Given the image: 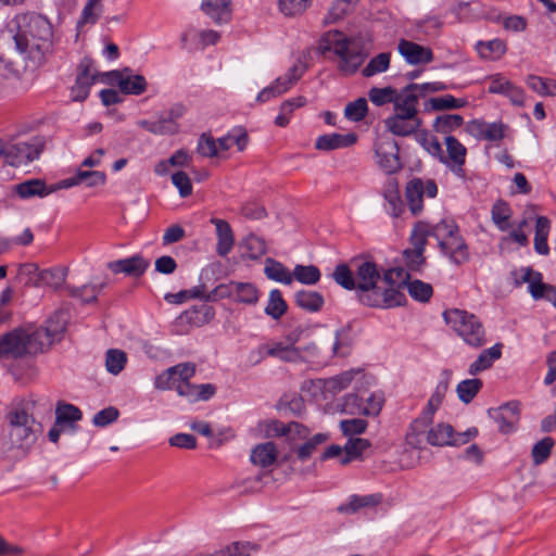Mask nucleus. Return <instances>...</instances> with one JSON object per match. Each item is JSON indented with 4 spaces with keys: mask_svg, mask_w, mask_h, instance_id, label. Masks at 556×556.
Returning a JSON list of instances; mask_svg holds the SVG:
<instances>
[{
    "mask_svg": "<svg viewBox=\"0 0 556 556\" xmlns=\"http://www.w3.org/2000/svg\"><path fill=\"white\" fill-rule=\"evenodd\" d=\"M356 295L366 306L393 308L406 303V295L399 290V280L405 282L403 267L384 269L370 260L355 263Z\"/></svg>",
    "mask_w": 556,
    "mask_h": 556,
    "instance_id": "f257e3e1",
    "label": "nucleus"
},
{
    "mask_svg": "<svg viewBox=\"0 0 556 556\" xmlns=\"http://www.w3.org/2000/svg\"><path fill=\"white\" fill-rule=\"evenodd\" d=\"M16 51L34 62H40L52 47V25L35 12L16 14L8 25Z\"/></svg>",
    "mask_w": 556,
    "mask_h": 556,
    "instance_id": "f03ea898",
    "label": "nucleus"
},
{
    "mask_svg": "<svg viewBox=\"0 0 556 556\" xmlns=\"http://www.w3.org/2000/svg\"><path fill=\"white\" fill-rule=\"evenodd\" d=\"M65 329V323L53 327L52 319L46 328L26 330L15 328L0 334V359H17L27 355H36L43 352L50 345L53 337Z\"/></svg>",
    "mask_w": 556,
    "mask_h": 556,
    "instance_id": "7ed1b4c3",
    "label": "nucleus"
},
{
    "mask_svg": "<svg viewBox=\"0 0 556 556\" xmlns=\"http://www.w3.org/2000/svg\"><path fill=\"white\" fill-rule=\"evenodd\" d=\"M33 402H24L15 405L7 415L11 447L24 454L33 448L42 433V425L33 416Z\"/></svg>",
    "mask_w": 556,
    "mask_h": 556,
    "instance_id": "20e7f679",
    "label": "nucleus"
},
{
    "mask_svg": "<svg viewBox=\"0 0 556 556\" xmlns=\"http://www.w3.org/2000/svg\"><path fill=\"white\" fill-rule=\"evenodd\" d=\"M427 238L437 240L440 252L455 265L469 261V248L463 238L457 223L452 217H444L435 224L426 222Z\"/></svg>",
    "mask_w": 556,
    "mask_h": 556,
    "instance_id": "39448f33",
    "label": "nucleus"
},
{
    "mask_svg": "<svg viewBox=\"0 0 556 556\" xmlns=\"http://www.w3.org/2000/svg\"><path fill=\"white\" fill-rule=\"evenodd\" d=\"M321 53L332 51L340 58L338 68L344 75L354 74L363 64L365 55L362 50L352 45L345 35L338 30H329L319 41Z\"/></svg>",
    "mask_w": 556,
    "mask_h": 556,
    "instance_id": "423d86ee",
    "label": "nucleus"
},
{
    "mask_svg": "<svg viewBox=\"0 0 556 556\" xmlns=\"http://www.w3.org/2000/svg\"><path fill=\"white\" fill-rule=\"evenodd\" d=\"M443 318L467 345L480 348L485 343L484 327L475 314L453 308L444 311Z\"/></svg>",
    "mask_w": 556,
    "mask_h": 556,
    "instance_id": "0eeeda50",
    "label": "nucleus"
},
{
    "mask_svg": "<svg viewBox=\"0 0 556 556\" xmlns=\"http://www.w3.org/2000/svg\"><path fill=\"white\" fill-rule=\"evenodd\" d=\"M43 147L40 138L8 144L0 141V159L10 166H25L39 157Z\"/></svg>",
    "mask_w": 556,
    "mask_h": 556,
    "instance_id": "6e6552de",
    "label": "nucleus"
},
{
    "mask_svg": "<svg viewBox=\"0 0 556 556\" xmlns=\"http://www.w3.org/2000/svg\"><path fill=\"white\" fill-rule=\"evenodd\" d=\"M375 161L378 167L388 175L400 172L403 167L400 148L390 135H380L374 143Z\"/></svg>",
    "mask_w": 556,
    "mask_h": 556,
    "instance_id": "1a4fd4ad",
    "label": "nucleus"
},
{
    "mask_svg": "<svg viewBox=\"0 0 556 556\" xmlns=\"http://www.w3.org/2000/svg\"><path fill=\"white\" fill-rule=\"evenodd\" d=\"M427 239L426 220L415 223L409 236L413 249H407L403 253L407 270L418 273L422 269L426 263L424 253L427 245Z\"/></svg>",
    "mask_w": 556,
    "mask_h": 556,
    "instance_id": "9d476101",
    "label": "nucleus"
},
{
    "mask_svg": "<svg viewBox=\"0 0 556 556\" xmlns=\"http://www.w3.org/2000/svg\"><path fill=\"white\" fill-rule=\"evenodd\" d=\"M296 339L288 337V342L273 341L269 343L261 344L256 350L250 354L254 363L263 361L265 357H274L282 362L298 363L302 356L298 348L294 346Z\"/></svg>",
    "mask_w": 556,
    "mask_h": 556,
    "instance_id": "9b49d317",
    "label": "nucleus"
},
{
    "mask_svg": "<svg viewBox=\"0 0 556 556\" xmlns=\"http://www.w3.org/2000/svg\"><path fill=\"white\" fill-rule=\"evenodd\" d=\"M438 186L433 179L412 178L405 187V197L413 215H419L424 210V198L434 199Z\"/></svg>",
    "mask_w": 556,
    "mask_h": 556,
    "instance_id": "f8f14e48",
    "label": "nucleus"
},
{
    "mask_svg": "<svg viewBox=\"0 0 556 556\" xmlns=\"http://www.w3.org/2000/svg\"><path fill=\"white\" fill-rule=\"evenodd\" d=\"M488 91L492 94H501L507 98L515 106H523L526 103V93L522 87L516 85L504 74L496 73L488 76Z\"/></svg>",
    "mask_w": 556,
    "mask_h": 556,
    "instance_id": "ddd939ff",
    "label": "nucleus"
},
{
    "mask_svg": "<svg viewBox=\"0 0 556 556\" xmlns=\"http://www.w3.org/2000/svg\"><path fill=\"white\" fill-rule=\"evenodd\" d=\"M446 152L441 157V163L444 164L457 178L466 180L467 174L464 169L466 163L467 149L454 136L445 137Z\"/></svg>",
    "mask_w": 556,
    "mask_h": 556,
    "instance_id": "4468645a",
    "label": "nucleus"
},
{
    "mask_svg": "<svg viewBox=\"0 0 556 556\" xmlns=\"http://www.w3.org/2000/svg\"><path fill=\"white\" fill-rule=\"evenodd\" d=\"M508 126L502 121L485 122L482 119H473L468 123L467 131L470 136L478 140H485L493 143H498L505 136Z\"/></svg>",
    "mask_w": 556,
    "mask_h": 556,
    "instance_id": "2eb2a0df",
    "label": "nucleus"
},
{
    "mask_svg": "<svg viewBox=\"0 0 556 556\" xmlns=\"http://www.w3.org/2000/svg\"><path fill=\"white\" fill-rule=\"evenodd\" d=\"M112 83H115L125 94L139 96L147 89V80L142 75L132 74L130 68L124 71H111L106 74Z\"/></svg>",
    "mask_w": 556,
    "mask_h": 556,
    "instance_id": "dca6fc26",
    "label": "nucleus"
},
{
    "mask_svg": "<svg viewBox=\"0 0 556 556\" xmlns=\"http://www.w3.org/2000/svg\"><path fill=\"white\" fill-rule=\"evenodd\" d=\"M440 406V404H434L432 400L429 399L420 416L410 424V431L406 437L409 445L417 447L422 442L420 437L424 435L426 429L432 424L433 416Z\"/></svg>",
    "mask_w": 556,
    "mask_h": 556,
    "instance_id": "f3484780",
    "label": "nucleus"
},
{
    "mask_svg": "<svg viewBox=\"0 0 556 556\" xmlns=\"http://www.w3.org/2000/svg\"><path fill=\"white\" fill-rule=\"evenodd\" d=\"M420 98L417 86L414 83L402 88L400 91L396 90L393 103L394 113L418 116V102Z\"/></svg>",
    "mask_w": 556,
    "mask_h": 556,
    "instance_id": "a211bd4d",
    "label": "nucleus"
},
{
    "mask_svg": "<svg viewBox=\"0 0 556 556\" xmlns=\"http://www.w3.org/2000/svg\"><path fill=\"white\" fill-rule=\"evenodd\" d=\"M222 295H227L236 302L243 304H255L258 301V290L251 282L230 281L218 288Z\"/></svg>",
    "mask_w": 556,
    "mask_h": 556,
    "instance_id": "6ab92c4d",
    "label": "nucleus"
},
{
    "mask_svg": "<svg viewBox=\"0 0 556 556\" xmlns=\"http://www.w3.org/2000/svg\"><path fill=\"white\" fill-rule=\"evenodd\" d=\"M397 51L410 65L428 64L433 60V52L430 48L407 39H401L399 41Z\"/></svg>",
    "mask_w": 556,
    "mask_h": 556,
    "instance_id": "aec40b11",
    "label": "nucleus"
},
{
    "mask_svg": "<svg viewBox=\"0 0 556 556\" xmlns=\"http://www.w3.org/2000/svg\"><path fill=\"white\" fill-rule=\"evenodd\" d=\"M418 116H406L394 113L384 119V126L388 131L394 136L406 137L414 134L420 126Z\"/></svg>",
    "mask_w": 556,
    "mask_h": 556,
    "instance_id": "412c9836",
    "label": "nucleus"
},
{
    "mask_svg": "<svg viewBox=\"0 0 556 556\" xmlns=\"http://www.w3.org/2000/svg\"><path fill=\"white\" fill-rule=\"evenodd\" d=\"M149 261L144 260L141 255L136 254L130 257L110 262L108 267L114 274H125L130 277H140L149 267Z\"/></svg>",
    "mask_w": 556,
    "mask_h": 556,
    "instance_id": "4be33fe9",
    "label": "nucleus"
},
{
    "mask_svg": "<svg viewBox=\"0 0 556 556\" xmlns=\"http://www.w3.org/2000/svg\"><path fill=\"white\" fill-rule=\"evenodd\" d=\"M382 197L384 199V211L392 217L396 218L401 216L404 210V203L395 178H389L386 181L382 188Z\"/></svg>",
    "mask_w": 556,
    "mask_h": 556,
    "instance_id": "5701e85b",
    "label": "nucleus"
},
{
    "mask_svg": "<svg viewBox=\"0 0 556 556\" xmlns=\"http://www.w3.org/2000/svg\"><path fill=\"white\" fill-rule=\"evenodd\" d=\"M426 440L432 446L457 445L455 441V431L450 424L439 422L433 427L426 429Z\"/></svg>",
    "mask_w": 556,
    "mask_h": 556,
    "instance_id": "b1692460",
    "label": "nucleus"
},
{
    "mask_svg": "<svg viewBox=\"0 0 556 556\" xmlns=\"http://www.w3.org/2000/svg\"><path fill=\"white\" fill-rule=\"evenodd\" d=\"M494 419L503 433H510L519 420V405L516 402L506 403L497 408Z\"/></svg>",
    "mask_w": 556,
    "mask_h": 556,
    "instance_id": "393cba45",
    "label": "nucleus"
},
{
    "mask_svg": "<svg viewBox=\"0 0 556 556\" xmlns=\"http://www.w3.org/2000/svg\"><path fill=\"white\" fill-rule=\"evenodd\" d=\"M404 275L406 276L403 279L405 282H401V280H399V290L403 292V290L406 289L408 294L415 301L422 302V303L428 302L433 294L432 286L430 283L424 282L419 279L409 281V273L405 268H404Z\"/></svg>",
    "mask_w": 556,
    "mask_h": 556,
    "instance_id": "a878e982",
    "label": "nucleus"
},
{
    "mask_svg": "<svg viewBox=\"0 0 556 556\" xmlns=\"http://www.w3.org/2000/svg\"><path fill=\"white\" fill-rule=\"evenodd\" d=\"M211 223L216 228V252L219 256H227L235 244V237L229 223L220 218H212Z\"/></svg>",
    "mask_w": 556,
    "mask_h": 556,
    "instance_id": "bb28decb",
    "label": "nucleus"
},
{
    "mask_svg": "<svg viewBox=\"0 0 556 556\" xmlns=\"http://www.w3.org/2000/svg\"><path fill=\"white\" fill-rule=\"evenodd\" d=\"M357 141L354 132L350 134H326L316 139L315 148L323 151H331L353 146Z\"/></svg>",
    "mask_w": 556,
    "mask_h": 556,
    "instance_id": "cd10ccee",
    "label": "nucleus"
},
{
    "mask_svg": "<svg viewBox=\"0 0 556 556\" xmlns=\"http://www.w3.org/2000/svg\"><path fill=\"white\" fill-rule=\"evenodd\" d=\"M15 193L21 199H30L34 197L45 198L53 192L54 188H49L46 182L41 179H29L17 184L14 187Z\"/></svg>",
    "mask_w": 556,
    "mask_h": 556,
    "instance_id": "c85d7f7f",
    "label": "nucleus"
},
{
    "mask_svg": "<svg viewBox=\"0 0 556 556\" xmlns=\"http://www.w3.org/2000/svg\"><path fill=\"white\" fill-rule=\"evenodd\" d=\"M502 344L496 343L493 346L483 350L477 359L469 365L468 374L476 376L479 372L489 369L495 361L502 356Z\"/></svg>",
    "mask_w": 556,
    "mask_h": 556,
    "instance_id": "c756f323",
    "label": "nucleus"
},
{
    "mask_svg": "<svg viewBox=\"0 0 556 556\" xmlns=\"http://www.w3.org/2000/svg\"><path fill=\"white\" fill-rule=\"evenodd\" d=\"M380 502V496L376 494H369V495H357L353 494L348 497V500L340 504L337 508V510L340 514L351 515L358 511L361 508L364 507H372L378 505Z\"/></svg>",
    "mask_w": 556,
    "mask_h": 556,
    "instance_id": "7c9ffc66",
    "label": "nucleus"
},
{
    "mask_svg": "<svg viewBox=\"0 0 556 556\" xmlns=\"http://www.w3.org/2000/svg\"><path fill=\"white\" fill-rule=\"evenodd\" d=\"M476 51L483 60L497 61L506 53L507 45L500 38L488 41L479 40L476 43Z\"/></svg>",
    "mask_w": 556,
    "mask_h": 556,
    "instance_id": "2f4dec72",
    "label": "nucleus"
},
{
    "mask_svg": "<svg viewBox=\"0 0 556 556\" xmlns=\"http://www.w3.org/2000/svg\"><path fill=\"white\" fill-rule=\"evenodd\" d=\"M249 142V136L245 129L241 127H235L229 130L225 136L217 139L216 144L218 151H227L232 146H237L239 151H243Z\"/></svg>",
    "mask_w": 556,
    "mask_h": 556,
    "instance_id": "473e14b6",
    "label": "nucleus"
},
{
    "mask_svg": "<svg viewBox=\"0 0 556 556\" xmlns=\"http://www.w3.org/2000/svg\"><path fill=\"white\" fill-rule=\"evenodd\" d=\"M229 0H203L201 8L214 22L226 23L230 18Z\"/></svg>",
    "mask_w": 556,
    "mask_h": 556,
    "instance_id": "72a5a7b5",
    "label": "nucleus"
},
{
    "mask_svg": "<svg viewBox=\"0 0 556 556\" xmlns=\"http://www.w3.org/2000/svg\"><path fill=\"white\" fill-rule=\"evenodd\" d=\"M240 250L242 251L243 257L258 260L266 253L267 247L262 237L250 233L240 242Z\"/></svg>",
    "mask_w": 556,
    "mask_h": 556,
    "instance_id": "f704fd0d",
    "label": "nucleus"
},
{
    "mask_svg": "<svg viewBox=\"0 0 556 556\" xmlns=\"http://www.w3.org/2000/svg\"><path fill=\"white\" fill-rule=\"evenodd\" d=\"M277 448L275 443L266 442L256 445L251 453V462L261 467H269L277 459Z\"/></svg>",
    "mask_w": 556,
    "mask_h": 556,
    "instance_id": "c9c22d12",
    "label": "nucleus"
},
{
    "mask_svg": "<svg viewBox=\"0 0 556 556\" xmlns=\"http://www.w3.org/2000/svg\"><path fill=\"white\" fill-rule=\"evenodd\" d=\"M81 418L83 413L77 406L67 403H60L56 405L55 422L58 426H68L71 429L74 430V422L80 420Z\"/></svg>",
    "mask_w": 556,
    "mask_h": 556,
    "instance_id": "e433bc0d",
    "label": "nucleus"
},
{
    "mask_svg": "<svg viewBox=\"0 0 556 556\" xmlns=\"http://www.w3.org/2000/svg\"><path fill=\"white\" fill-rule=\"evenodd\" d=\"M264 274L268 279L283 285H291L293 281L292 273L282 263L270 257L265 261Z\"/></svg>",
    "mask_w": 556,
    "mask_h": 556,
    "instance_id": "4c0bfd02",
    "label": "nucleus"
},
{
    "mask_svg": "<svg viewBox=\"0 0 556 556\" xmlns=\"http://www.w3.org/2000/svg\"><path fill=\"white\" fill-rule=\"evenodd\" d=\"M551 223L545 216H539L535 222L534 235V250L540 255H547L549 247L547 244V237L549 232Z\"/></svg>",
    "mask_w": 556,
    "mask_h": 556,
    "instance_id": "58836bf2",
    "label": "nucleus"
},
{
    "mask_svg": "<svg viewBox=\"0 0 556 556\" xmlns=\"http://www.w3.org/2000/svg\"><path fill=\"white\" fill-rule=\"evenodd\" d=\"M294 300L299 307L311 313L320 311L324 305V298L317 291L300 290L294 294Z\"/></svg>",
    "mask_w": 556,
    "mask_h": 556,
    "instance_id": "ea45409f",
    "label": "nucleus"
},
{
    "mask_svg": "<svg viewBox=\"0 0 556 556\" xmlns=\"http://www.w3.org/2000/svg\"><path fill=\"white\" fill-rule=\"evenodd\" d=\"M39 267L34 263L21 264L16 271V281L26 287H40Z\"/></svg>",
    "mask_w": 556,
    "mask_h": 556,
    "instance_id": "a19ab883",
    "label": "nucleus"
},
{
    "mask_svg": "<svg viewBox=\"0 0 556 556\" xmlns=\"http://www.w3.org/2000/svg\"><path fill=\"white\" fill-rule=\"evenodd\" d=\"M106 283H87L81 287H68L70 294L78 298L83 303L89 304L97 301L99 293L105 288Z\"/></svg>",
    "mask_w": 556,
    "mask_h": 556,
    "instance_id": "79ce46f5",
    "label": "nucleus"
},
{
    "mask_svg": "<svg viewBox=\"0 0 556 556\" xmlns=\"http://www.w3.org/2000/svg\"><path fill=\"white\" fill-rule=\"evenodd\" d=\"M293 86V83L286 75L276 78V80L268 87H265L258 94L257 101L267 102L271 98L280 96L288 91Z\"/></svg>",
    "mask_w": 556,
    "mask_h": 556,
    "instance_id": "37998d69",
    "label": "nucleus"
},
{
    "mask_svg": "<svg viewBox=\"0 0 556 556\" xmlns=\"http://www.w3.org/2000/svg\"><path fill=\"white\" fill-rule=\"evenodd\" d=\"M369 446L370 443L366 439L350 438L344 445V455L340 458V464L346 465L353 459H356Z\"/></svg>",
    "mask_w": 556,
    "mask_h": 556,
    "instance_id": "c03bdc74",
    "label": "nucleus"
},
{
    "mask_svg": "<svg viewBox=\"0 0 556 556\" xmlns=\"http://www.w3.org/2000/svg\"><path fill=\"white\" fill-rule=\"evenodd\" d=\"M333 280L345 290H354L356 292V274L345 263H340L334 267L331 275Z\"/></svg>",
    "mask_w": 556,
    "mask_h": 556,
    "instance_id": "a18cd8bd",
    "label": "nucleus"
},
{
    "mask_svg": "<svg viewBox=\"0 0 556 556\" xmlns=\"http://www.w3.org/2000/svg\"><path fill=\"white\" fill-rule=\"evenodd\" d=\"M305 103L306 99L302 96L286 100L280 106V112L275 118V124L279 127H286L290 122L293 111L302 108Z\"/></svg>",
    "mask_w": 556,
    "mask_h": 556,
    "instance_id": "49530a36",
    "label": "nucleus"
},
{
    "mask_svg": "<svg viewBox=\"0 0 556 556\" xmlns=\"http://www.w3.org/2000/svg\"><path fill=\"white\" fill-rule=\"evenodd\" d=\"M320 270L315 265H295L292 271V277L298 282L303 285H315L320 279Z\"/></svg>",
    "mask_w": 556,
    "mask_h": 556,
    "instance_id": "de8ad7c7",
    "label": "nucleus"
},
{
    "mask_svg": "<svg viewBox=\"0 0 556 556\" xmlns=\"http://www.w3.org/2000/svg\"><path fill=\"white\" fill-rule=\"evenodd\" d=\"M466 104L464 99H457L452 94H444L441 97L430 98L426 102L427 110L442 111L460 109Z\"/></svg>",
    "mask_w": 556,
    "mask_h": 556,
    "instance_id": "09e8293b",
    "label": "nucleus"
},
{
    "mask_svg": "<svg viewBox=\"0 0 556 556\" xmlns=\"http://www.w3.org/2000/svg\"><path fill=\"white\" fill-rule=\"evenodd\" d=\"M287 308L288 305L282 298L281 291L279 289H273L269 292L265 314L277 320L287 312Z\"/></svg>",
    "mask_w": 556,
    "mask_h": 556,
    "instance_id": "8fccbe9b",
    "label": "nucleus"
},
{
    "mask_svg": "<svg viewBox=\"0 0 556 556\" xmlns=\"http://www.w3.org/2000/svg\"><path fill=\"white\" fill-rule=\"evenodd\" d=\"M556 287L543 282L542 273H536L534 280L531 281V286H528V292L533 300H548L553 293H555Z\"/></svg>",
    "mask_w": 556,
    "mask_h": 556,
    "instance_id": "3c124183",
    "label": "nucleus"
},
{
    "mask_svg": "<svg viewBox=\"0 0 556 556\" xmlns=\"http://www.w3.org/2000/svg\"><path fill=\"white\" fill-rule=\"evenodd\" d=\"M482 386V381L478 378L460 381L456 388L458 399L465 404L470 403L481 390Z\"/></svg>",
    "mask_w": 556,
    "mask_h": 556,
    "instance_id": "603ef678",
    "label": "nucleus"
},
{
    "mask_svg": "<svg viewBox=\"0 0 556 556\" xmlns=\"http://www.w3.org/2000/svg\"><path fill=\"white\" fill-rule=\"evenodd\" d=\"M464 123V118L459 114H442L437 116L433 128L437 132L448 134L459 128Z\"/></svg>",
    "mask_w": 556,
    "mask_h": 556,
    "instance_id": "864d4df0",
    "label": "nucleus"
},
{
    "mask_svg": "<svg viewBox=\"0 0 556 556\" xmlns=\"http://www.w3.org/2000/svg\"><path fill=\"white\" fill-rule=\"evenodd\" d=\"M527 86L539 96L546 97L556 92V80H548L536 75H529Z\"/></svg>",
    "mask_w": 556,
    "mask_h": 556,
    "instance_id": "5fc2aeb1",
    "label": "nucleus"
},
{
    "mask_svg": "<svg viewBox=\"0 0 556 556\" xmlns=\"http://www.w3.org/2000/svg\"><path fill=\"white\" fill-rule=\"evenodd\" d=\"M391 54L389 52H381L370 59L368 64L363 68L362 74L365 77H371L377 74L386 72L390 66Z\"/></svg>",
    "mask_w": 556,
    "mask_h": 556,
    "instance_id": "6e6d98bb",
    "label": "nucleus"
},
{
    "mask_svg": "<svg viewBox=\"0 0 556 556\" xmlns=\"http://www.w3.org/2000/svg\"><path fill=\"white\" fill-rule=\"evenodd\" d=\"M127 355L122 350L111 349L105 355V368L112 375H118L125 367Z\"/></svg>",
    "mask_w": 556,
    "mask_h": 556,
    "instance_id": "4d7b16f0",
    "label": "nucleus"
},
{
    "mask_svg": "<svg viewBox=\"0 0 556 556\" xmlns=\"http://www.w3.org/2000/svg\"><path fill=\"white\" fill-rule=\"evenodd\" d=\"M554 444V439L545 437L533 445L531 456L534 465H541L548 459Z\"/></svg>",
    "mask_w": 556,
    "mask_h": 556,
    "instance_id": "13d9d810",
    "label": "nucleus"
},
{
    "mask_svg": "<svg viewBox=\"0 0 556 556\" xmlns=\"http://www.w3.org/2000/svg\"><path fill=\"white\" fill-rule=\"evenodd\" d=\"M260 546L251 542H233L220 548V556H250L252 553L258 551Z\"/></svg>",
    "mask_w": 556,
    "mask_h": 556,
    "instance_id": "bf43d9fd",
    "label": "nucleus"
},
{
    "mask_svg": "<svg viewBox=\"0 0 556 556\" xmlns=\"http://www.w3.org/2000/svg\"><path fill=\"white\" fill-rule=\"evenodd\" d=\"M66 273L63 268H48L40 273V287L60 288L65 281Z\"/></svg>",
    "mask_w": 556,
    "mask_h": 556,
    "instance_id": "052dcab7",
    "label": "nucleus"
},
{
    "mask_svg": "<svg viewBox=\"0 0 556 556\" xmlns=\"http://www.w3.org/2000/svg\"><path fill=\"white\" fill-rule=\"evenodd\" d=\"M396 89L388 86L383 88L372 87L368 91L369 100L377 106L394 103Z\"/></svg>",
    "mask_w": 556,
    "mask_h": 556,
    "instance_id": "680f3d73",
    "label": "nucleus"
},
{
    "mask_svg": "<svg viewBox=\"0 0 556 556\" xmlns=\"http://www.w3.org/2000/svg\"><path fill=\"white\" fill-rule=\"evenodd\" d=\"M367 111V100L365 98H358L355 101L348 103L344 109V115L352 122H359L366 116Z\"/></svg>",
    "mask_w": 556,
    "mask_h": 556,
    "instance_id": "e2e57ef3",
    "label": "nucleus"
},
{
    "mask_svg": "<svg viewBox=\"0 0 556 556\" xmlns=\"http://www.w3.org/2000/svg\"><path fill=\"white\" fill-rule=\"evenodd\" d=\"M93 84L94 81L92 78H86L84 76L76 77L75 84L71 88V99L77 102L85 101L88 98L90 88Z\"/></svg>",
    "mask_w": 556,
    "mask_h": 556,
    "instance_id": "0e129e2a",
    "label": "nucleus"
},
{
    "mask_svg": "<svg viewBox=\"0 0 556 556\" xmlns=\"http://www.w3.org/2000/svg\"><path fill=\"white\" fill-rule=\"evenodd\" d=\"M367 428V421L362 418L344 419L340 421V429L345 437L353 438L362 434Z\"/></svg>",
    "mask_w": 556,
    "mask_h": 556,
    "instance_id": "69168bd1",
    "label": "nucleus"
},
{
    "mask_svg": "<svg viewBox=\"0 0 556 556\" xmlns=\"http://www.w3.org/2000/svg\"><path fill=\"white\" fill-rule=\"evenodd\" d=\"M492 220L494 224L501 229L505 230L507 228V222L510 217L509 207L504 202L495 203L491 211Z\"/></svg>",
    "mask_w": 556,
    "mask_h": 556,
    "instance_id": "338daca9",
    "label": "nucleus"
},
{
    "mask_svg": "<svg viewBox=\"0 0 556 556\" xmlns=\"http://www.w3.org/2000/svg\"><path fill=\"white\" fill-rule=\"evenodd\" d=\"M197 151L205 157H214L218 153V148L214 138L202 134L198 140Z\"/></svg>",
    "mask_w": 556,
    "mask_h": 556,
    "instance_id": "774afa93",
    "label": "nucleus"
}]
</instances>
